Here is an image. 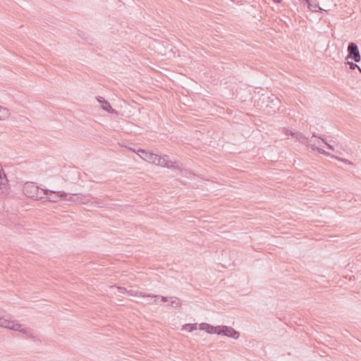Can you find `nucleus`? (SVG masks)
Listing matches in <instances>:
<instances>
[{"instance_id": "nucleus-23", "label": "nucleus", "mask_w": 361, "mask_h": 361, "mask_svg": "<svg viewBox=\"0 0 361 361\" xmlns=\"http://www.w3.org/2000/svg\"><path fill=\"white\" fill-rule=\"evenodd\" d=\"M161 300L163 302H167L169 300V298L166 296H161Z\"/></svg>"}, {"instance_id": "nucleus-1", "label": "nucleus", "mask_w": 361, "mask_h": 361, "mask_svg": "<svg viewBox=\"0 0 361 361\" xmlns=\"http://www.w3.org/2000/svg\"><path fill=\"white\" fill-rule=\"evenodd\" d=\"M133 151L142 159L149 163L169 169L173 168L179 170L180 169V167L178 165H176L175 162L173 163L172 161L169 159V157L167 155L159 156L142 149H139L137 150L133 149Z\"/></svg>"}, {"instance_id": "nucleus-9", "label": "nucleus", "mask_w": 361, "mask_h": 361, "mask_svg": "<svg viewBox=\"0 0 361 361\" xmlns=\"http://www.w3.org/2000/svg\"><path fill=\"white\" fill-rule=\"evenodd\" d=\"M291 135L295 137V139L305 145L307 147H309L308 138L303 135L302 133L295 132L291 133Z\"/></svg>"}, {"instance_id": "nucleus-16", "label": "nucleus", "mask_w": 361, "mask_h": 361, "mask_svg": "<svg viewBox=\"0 0 361 361\" xmlns=\"http://www.w3.org/2000/svg\"><path fill=\"white\" fill-rule=\"evenodd\" d=\"M346 64H348L349 66V68L351 69V70H354L355 68H357V69H360V66H357L356 63H353V62H349L348 61L346 63Z\"/></svg>"}, {"instance_id": "nucleus-20", "label": "nucleus", "mask_w": 361, "mask_h": 361, "mask_svg": "<svg viewBox=\"0 0 361 361\" xmlns=\"http://www.w3.org/2000/svg\"><path fill=\"white\" fill-rule=\"evenodd\" d=\"M322 142H324L326 145V146L328 147L329 149H330L331 150H334V146L329 144L324 139H322Z\"/></svg>"}, {"instance_id": "nucleus-8", "label": "nucleus", "mask_w": 361, "mask_h": 361, "mask_svg": "<svg viewBox=\"0 0 361 361\" xmlns=\"http://www.w3.org/2000/svg\"><path fill=\"white\" fill-rule=\"evenodd\" d=\"M200 329L207 331L210 334H217L218 330L219 329V326H214L207 323H202L200 324Z\"/></svg>"}, {"instance_id": "nucleus-6", "label": "nucleus", "mask_w": 361, "mask_h": 361, "mask_svg": "<svg viewBox=\"0 0 361 361\" xmlns=\"http://www.w3.org/2000/svg\"><path fill=\"white\" fill-rule=\"evenodd\" d=\"M219 329L217 332L218 335H224L234 339H238L240 337V333L231 326H219Z\"/></svg>"}, {"instance_id": "nucleus-14", "label": "nucleus", "mask_w": 361, "mask_h": 361, "mask_svg": "<svg viewBox=\"0 0 361 361\" xmlns=\"http://www.w3.org/2000/svg\"><path fill=\"white\" fill-rule=\"evenodd\" d=\"M171 305L173 307H181L182 305V301L180 298H171Z\"/></svg>"}, {"instance_id": "nucleus-27", "label": "nucleus", "mask_w": 361, "mask_h": 361, "mask_svg": "<svg viewBox=\"0 0 361 361\" xmlns=\"http://www.w3.org/2000/svg\"><path fill=\"white\" fill-rule=\"evenodd\" d=\"M358 70H359V71L361 73V68H360V69H358Z\"/></svg>"}, {"instance_id": "nucleus-25", "label": "nucleus", "mask_w": 361, "mask_h": 361, "mask_svg": "<svg viewBox=\"0 0 361 361\" xmlns=\"http://www.w3.org/2000/svg\"><path fill=\"white\" fill-rule=\"evenodd\" d=\"M312 136H313V137H318V138L321 139L322 140V139H323L322 137H320L319 135H317V134H316L315 133H313Z\"/></svg>"}, {"instance_id": "nucleus-18", "label": "nucleus", "mask_w": 361, "mask_h": 361, "mask_svg": "<svg viewBox=\"0 0 361 361\" xmlns=\"http://www.w3.org/2000/svg\"><path fill=\"white\" fill-rule=\"evenodd\" d=\"M317 151L319 152L320 154H323L328 156H332L329 152H326L324 149L322 148H317Z\"/></svg>"}, {"instance_id": "nucleus-26", "label": "nucleus", "mask_w": 361, "mask_h": 361, "mask_svg": "<svg viewBox=\"0 0 361 361\" xmlns=\"http://www.w3.org/2000/svg\"><path fill=\"white\" fill-rule=\"evenodd\" d=\"M274 1L276 3H280L281 1V0H274Z\"/></svg>"}, {"instance_id": "nucleus-2", "label": "nucleus", "mask_w": 361, "mask_h": 361, "mask_svg": "<svg viewBox=\"0 0 361 361\" xmlns=\"http://www.w3.org/2000/svg\"><path fill=\"white\" fill-rule=\"evenodd\" d=\"M0 326L7 328L16 331H18L25 335L27 338L36 341L37 338L29 328L23 326L22 324L16 323L13 321L6 319L0 317Z\"/></svg>"}, {"instance_id": "nucleus-10", "label": "nucleus", "mask_w": 361, "mask_h": 361, "mask_svg": "<svg viewBox=\"0 0 361 361\" xmlns=\"http://www.w3.org/2000/svg\"><path fill=\"white\" fill-rule=\"evenodd\" d=\"M127 293H128L130 295H132V296H142V297H149V298H157L158 297V295H153V294L146 295L142 292L135 290L133 289L128 290Z\"/></svg>"}, {"instance_id": "nucleus-19", "label": "nucleus", "mask_w": 361, "mask_h": 361, "mask_svg": "<svg viewBox=\"0 0 361 361\" xmlns=\"http://www.w3.org/2000/svg\"><path fill=\"white\" fill-rule=\"evenodd\" d=\"M118 293H128V290L126 288L118 287Z\"/></svg>"}, {"instance_id": "nucleus-21", "label": "nucleus", "mask_w": 361, "mask_h": 361, "mask_svg": "<svg viewBox=\"0 0 361 361\" xmlns=\"http://www.w3.org/2000/svg\"><path fill=\"white\" fill-rule=\"evenodd\" d=\"M308 147H310L312 150H317V148H319L318 147H316L314 145H311L310 143Z\"/></svg>"}, {"instance_id": "nucleus-15", "label": "nucleus", "mask_w": 361, "mask_h": 361, "mask_svg": "<svg viewBox=\"0 0 361 361\" xmlns=\"http://www.w3.org/2000/svg\"><path fill=\"white\" fill-rule=\"evenodd\" d=\"M197 329V324H186L183 326V329L192 332Z\"/></svg>"}, {"instance_id": "nucleus-17", "label": "nucleus", "mask_w": 361, "mask_h": 361, "mask_svg": "<svg viewBox=\"0 0 361 361\" xmlns=\"http://www.w3.org/2000/svg\"><path fill=\"white\" fill-rule=\"evenodd\" d=\"M331 157L335 158V159H338V160H339V161H342V162L347 163L348 164H353V163L351 161H350L349 160H348L346 159L339 158V157H336L334 155H332Z\"/></svg>"}, {"instance_id": "nucleus-4", "label": "nucleus", "mask_w": 361, "mask_h": 361, "mask_svg": "<svg viewBox=\"0 0 361 361\" xmlns=\"http://www.w3.org/2000/svg\"><path fill=\"white\" fill-rule=\"evenodd\" d=\"M23 193L28 197L35 200L42 199L43 192H40L39 188L33 183H26L23 188Z\"/></svg>"}, {"instance_id": "nucleus-13", "label": "nucleus", "mask_w": 361, "mask_h": 361, "mask_svg": "<svg viewBox=\"0 0 361 361\" xmlns=\"http://www.w3.org/2000/svg\"><path fill=\"white\" fill-rule=\"evenodd\" d=\"M307 4H308V8L312 11V12H316V11H322V8H321L319 6V4L316 2L314 3H311V1L309 0V2H306Z\"/></svg>"}, {"instance_id": "nucleus-12", "label": "nucleus", "mask_w": 361, "mask_h": 361, "mask_svg": "<svg viewBox=\"0 0 361 361\" xmlns=\"http://www.w3.org/2000/svg\"><path fill=\"white\" fill-rule=\"evenodd\" d=\"M10 116L9 110L0 106V120H6Z\"/></svg>"}, {"instance_id": "nucleus-22", "label": "nucleus", "mask_w": 361, "mask_h": 361, "mask_svg": "<svg viewBox=\"0 0 361 361\" xmlns=\"http://www.w3.org/2000/svg\"><path fill=\"white\" fill-rule=\"evenodd\" d=\"M102 99H104V97H97V101L102 105L103 104V102H102Z\"/></svg>"}, {"instance_id": "nucleus-11", "label": "nucleus", "mask_w": 361, "mask_h": 361, "mask_svg": "<svg viewBox=\"0 0 361 361\" xmlns=\"http://www.w3.org/2000/svg\"><path fill=\"white\" fill-rule=\"evenodd\" d=\"M103 104L102 105V109L109 113H116V110L112 109L110 103L107 101H106L104 99H102Z\"/></svg>"}, {"instance_id": "nucleus-7", "label": "nucleus", "mask_w": 361, "mask_h": 361, "mask_svg": "<svg viewBox=\"0 0 361 361\" xmlns=\"http://www.w3.org/2000/svg\"><path fill=\"white\" fill-rule=\"evenodd\" d=\"M8 180L2 169H0V197L7 191Z\"/></svg>"}, {"instance_id": "nucleus-3", "label": "nucleus", "mask_w": 361, "mask_h": 361, "mask_svg": "<svg viewBox=\"0 0 361 361\" xmlns=\"http://www.w3.org/2000/svg\"><path fill=\"white\" fill-rule=\"evenodd\" d=\"M43 195H46V198L49 202H57L61 200H66L68 201L73 200V196L76 195L77 194H72L69 195V197L67 198L68 194L63 191H54L51 190H42Z\"/></svg>"}, {"instance_id": "nucleus-5", "label": "nucleus", "mask_w": 361, "mask_h": 361, "mask_svg": "<svg viewBox=\"0 0 361 361\" xmlns=\"http://www.w3.org/2000/svg\"><path fill=\"white\" fill-rule=\"evenodd\" d=\"M347 59H353L355 62H360L361 60L360 54L357 45L354 42H350L348 46Z\"/></svg>"}, {"instance_id": "nucleus-24", "label": "nucleus", "mask_w": 361, "mask_h": 361, "mask_svg": "<svg viewBox=\"0 0 361 361\" xmlns=\"http://www.w3.org/2000/svg\"><path fill=\"white\" fill-rule=\"evenodd\" d=\"M285 131H286V132H285V133H286V135H291V133H294L293 131H292V130H287V129H285Z\"/></svg>"}]
</instances>
